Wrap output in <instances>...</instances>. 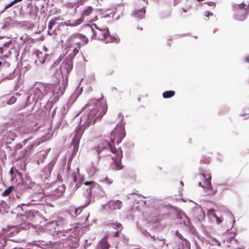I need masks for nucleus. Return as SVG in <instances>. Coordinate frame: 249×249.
Segmentation results:
<instances>
[{"mask_svg":"<svg viewBox=\"0 0 249 249\" xmlns=\"http://www.w3.org/2000/svg\"><path fill=\"white\" fill-rule=\"evenodd\" d=\"M105 181L108 184H111L113 182L112 179L107 177L105 179Z\"/></svg>","mask_w":249,"mask_h":249,"instance_id":"32","label":"nucleus"},{"mask_svg":"<svg viewBox=\"0 0 249 249\" xmlns=\"http://www.w3.org/2000/svg\"><path fill=\"white\" fill-rule=\"evenodd\" d=\"M22 0H14L13 1L11 2L9 4H8V5L5 6V7L4 8V10H7L8 8H10V7H12L13 5H14L16 3H17L19 1H21Z\"/></svg>","mask_w":249,"mask_h":249,"instance_id":"24","label":"nucleus"},{"mask_svg":"<svg viewBox=\"0 0 249 249\" xmlns=\"http://www.w3.org/2000/svg\"><path fill=\"white\" fill-rule=\"evenodd\" d=\"M245 60L247 62L249 63V56L245 58Z\"/></svg>","mask_w":249,"mask_h":249,"instance_id":"40","label":"nucleus"},{"mask_svg":"<svg viewBox=\"0 0 249 249\" xmlns=\"http://www.w3.org/2000/svg\"><path fill=\"white\" fill-rule=\"evenodd\" d=\"M114 169L115 170H121L123 168V166L121 164V163L117 161H114Z\"/></svg>","mask_w":249,"mask_h":249,"instance_id":"22","label":"nucleus"},{"mask_svg":"<svg viewBox=\"0 0 249 249\" xmlns=\"http://www.w3.org/2000/svg\"><path fill=\"white\" fill-rule=\"evenodd\" d=\"M34 127L32 125L28 126L27 128H25L23 132L24 133H29L30 132H32L34 130Z\"/></svg>","mask_w":249,"mask_h":249,"instance_id":"25","label":"nucleus"},{"mask_svg":"<svg viewBox=\"0 0 249 249\" xmlns=\"http://www.w3.org/2000/svg\"><path fill=\"white\" fill-rule=\"evenodd\" d=\"M34 53L37 58V59L36 60V62L41 64L45 62L46 58L48 56V54L46 53L45 52H43L38 50H36Z\"/></svg>","mask_w":249,"mask_h":249,"instance_id":"10","label":"nucleus"},{"mask_svg":"<svg viewBox=\"0 0 249 249\" xmlns=\"http://www.w3.org/2000/svg\"><path fill=\"white\" fill-rule=\"evenodd\" d=\"M1 50H2V49H3V48H1V47H0V50H1Z\"/></svg>","mask_w":249,"mask_h":249,"instance_id":"47","label":"nucleus"},{"mask_svg":"<svg viewBox=\"0 0 249 249\" xmlns=\"http://www.w3.org/2000/svg\"><path fill=\"white\" fill-rule=\"evenodd\" d=\"M119 231H117L116 232V233H115V236H119Z\"/></svg>","mask_w":249,"mask_h":249,"instance_id":"39","label":"nucleus"},{"mask_svg":"<svg viewBox=\"0 0 249 249\" xmlns=\"http://www.w3.org/2000/svg\"><path fill=\"white\" fill-rule=\"evenodd\" d=\"M199 178L201 181L198 183L199 185L203 188H208L212 191L211 194H215L216 190H213L211 182V176L210 174H200L199 175Z\"/></svg>","mask_w":249,"mask_h":249,"instance_id":"5","label":"nucleus"},{"mask_svg":"<svg viewBox=\"0 0 249 249\" xmlns=\"http://www.w3.org/2000/svg\"><path fill=\"white\" fill-rule=\"evenodd\" d=\"M78 209H75L74 212L76 215H77Z\"/></svg>","mask_w":249,"mask_h":249,"instance_id":"42","label":"nucleus"},{"mask_svg":"<svg viewBox=\"0 0 249 249\" xmlns=\"http://www.w3.org/2000/svg\"><path fill=\"white\" fill-rule=\"evenodd\" d=\"M22 145L21 143L17 144L15 147V151L16 154H17L18 150L21 149Z\"/></svg>","mask_w":249,"mask_h":249,"instance_id":"28","label":"nucleus"},{"mask_svg":"<svg viewBox=\"0 0 249 249\" xmlns=\"http://www.w3.org/2000/svg\"><path fill=\"white\" fill-rule=\"evenodd\" d=\"M145 14V10L144 9H140L139 10H137L135 11L133 14V15L136 18H142Z\"/></svg>","mask_w":249,"mask_h":249,"instance_id":"17","label":"nucleus"},{"mask_svg":"<svg viewBox=\"0 0 249 249\" xmlns=\"http://www.w3.org/2000/svg\"><path fill=\"white\" fill-rule=\"evenodd\" d=\"M93 11V8L91 6H88L82 12L83 17L89 16Z\"/></svg>","mask_w":249,"mask_h":249,"instance_id":"15","label":"nucleus"},{"mask_svg":"<svg viewBox=\"0 0 249 249\" xmlns=\"http://www.w3.org/2000/svg\"><path fill=\"white\" fill-rule=\"evenodd\" d=\"M95 35L98 36L99 39L108 41L107 38L109 37L108 30H99L97 33H95Z\"/></svg>","mask_w":249,"mask_h":249,"instance_id":"12","label":"nucleus"},{"mask_svg":"<svg viewBox=\"0 0 249 249\" xmlns=\"http://www.w3.org/2000/svg\"><path fill=\"white\" fill-rule=\"evenodd\" d=\"M33 147H34V144H31V145H30V149H32L33 148Z\"/></svg>","mask_w":249,"mask_h":249,"instance_id":"43","label":"nucleus"},{"mask_svg":"<svg viewBox=\"0 0 249 249\" xmlns=\"http://www.w3.org/2000/svg\"><path fill=\"white\" fill-rule=\"evenodd\" d=\"M31 139H32V137H30V138H29L28 139H27L24 140L23 141V144H24V145H25V144L27 143V142H28V140Z\"/></svg>","mask_w":249,"mask_h":249,"instance_id":"35","label":"nucleus"},{"mask_svg":"<svg viewBox=\"0 0 249 249\" xmlns=\"http://www.w3.org/2000/svg\"><path fill=\"white\" fill-rule=\"evenodd\" d=\"M70 178L72 180V181L76 183L77 181V177L76 175L75 172H73L70 176Z\"/></svg>","mask_w":249,"mask_h":249,"instance_id":"26","label":"nucleus"},{"mask_svg":"<svg viewBox=\"0 0 249 249\" xmlns=\"http://www.w3.org/2000/svg\"><path fill=\"white\" fill-rule=\"evenodd\" d=\"M12 44V41L9 40L7 42L4 43L2 45L3 47H9V46Z\"/></svg>","mask_w":249,"mask_h":249,"instance_id":"31","label":"nucleus"},{"mask_svg":"<svg viewBox=\"0 0 249 249\" xmlns=\"http://www.w3.org/2000/svg\"><path fill=\"white\" fill-rule=\"evenodd\" d=\"M209 240H210L209 241V243L211 244L212 245H214V246L217 245L218 246H220L221 244H220V242L218 241L215 238L211 237V238H210Z\"/></svg>","mask_w":249,"mask_h":249,"instance_id":"20","label":"nucleus"},{"mask_svg":"<svg viewBox=\"0 0 249 249\" xmlns=\"http://www.w3.org/2000/svg\"><path fill=\"white\" fill-rule=\"evenodd\" d=\"M80 37V35H76L75 36H72L71 38H70V41L72 43H75V45H77L78 47L76 48H74L71 45H70L68 47V50L66 52V53H69V58H71L72 59L75 56V55L78 53L79 52V49H80V42H76V40L77 38H75V37Z\"/></svg>","mask_w":249,"mask_h":249,"instance_id":"7","label":"nucleus"},{"mask_svg":"<svg viewBox=\"0 0 249 249\" xmlns=\"http://www.w3.org/2000/svg\"><path fill=\"white\" fill-rule=\"evenodd\" d=\"M73 67V62L71 58L67 57L63 61L60 68V71L65 75H68Z\"/></svg>","mask_w":249,"mask_h":249,"instance_id":"9","label":"nucleus"},{"mask_svg":"<svg viewBox=\"0 0 249 249\" xmlns=\"http://www.w3.org/2000/svg\"><path fill=\"white\" fill-rule=\"evenodd\" d=\"M7 241L2 237L0 238V249H4L6 246Z\"/></svg>","mask_w":249,"mask_h":249,"instance_id":"21","label":"nucleus"},{"mask_svg":"<svg viewBox=\"0 0 249 249\" xmlns=\"http://www.w3.org/2000/svg\"><path fill=\"white\" fill-rule=\"evenodd\" d=\"M208 214L213 217H216V214L214 213L213 210H209L208 212Z\"/></svg>","mask_w":249,"mask_h":249,"instance_id":"29","label":"nucleus"},{"mask_svg":"<svg viewBox=\"0 0 249 249\" xmlns=\"http://www.w3.org/2000/svg\"><path fill=\"white\" fill-rule=\"evenodd\" d=\"M18 186H21L23 189L30 188L32 185L31 178L27 176L25 177V179L22 180L21 182L18 183Z\"/></svg>","mask_w":249,"mask_h":249,"instance_id":"11","label":"nucleus"},{"mask_svg":"<svg viewBox=\"0 0 249 249\" xmlns=\"http://www.w3.org/2000/svg\"><path fill=\"white\" fill-rule=\"evenodd\" d=\"M213 14L211 12L209 11H206L205 13V16L207 18H205L206 20L209 19V18L210 16H213Z\"/></svg>","mask_w":249,"mask_h":249,"instance_id":"30","label":"nucleus"},{"mask_svg":"<svg viewBox=\"0 0 249 249\" xmlns=\"http://www.w3.org/2000/svg\"><path fill=\"white\" fill-rule=\"evenodd\" d=\"M2 65V62L1 61H0V67Z\"/></svg>","mask_w":249,"mask_h":249,"instance_id":"45","label":"nucleus"},{"mask_svg":"<svg viewBox=\"0 0 249 249\" xmlns=\"http://www.w3.org/2000/svg\"><path fill=\"white\" fill-rule=\"evenodd\" d=\"M14 173V171H13V167H12V168L11 169L10 171V174L12 175Z\"/></svg>","mask_w":249,"mask_h":249,"instance_id":"38","label":"nucleus"},{"mask_svg":"<svg viewBox=\"0 0 249 249\" xmlns=\"http://www.w3.org/2000/svg\"><path fill=\"white\" fill-rule=\"evenodd\" d=\"M125 135V132L124 124L123 123L118 124L114 130L111 132V142L104 140L100 144L94 148V150L97 152L99 158H101L100 154L102 151L109 148L112 153L117 155L116 159L121 160L123 157L122 150H121L120 155H119V150H117L114 145L115 141L117 144H119Z\"/></svg>","mask_w":249,"mask_h":249,"instance_id":"1","label":"nucleus"},{"mask_svg":"<svg viewBox=\"0 0 249 249\" xmlns=\"http://www.w3.org/2000/svg\"><path fill=\"white\" fill-rule=\"evenodd\" d=\"M215 3H214V2H209V5L210 6L215 5Z\"/></svg>","mask_w":249,"mask_h":249,"instance_id":"37","label":"nucleus"},{"mask_svg":"<svg viewBox=\"0 0 249 249\" xmlns=\"http://www.w3.org/2000/svg\"><path fill=\"white\" fill-rule=\"evenodd\" d=\"M16 172L17 173L19 176H22V174L20 173L18 170H16Z\"/></svg>","mask_w":249,"mask_h":249,"instance_id":"41","label":"nucleus"},{"mask_svg":"<svg viewBox=\"0 0 249 249\" xmlns=\"http://www.w3.org/2000/svg\"><path fill=\"white\" fill-rule=\"evenodd\" d=\"M122 203L119 200L112 201L109 202V206L110 209L113 210L120 209L122 207Z\"/></svg>","mask_w":249,"mask_h":249,"instance_id":"13","label":"nucleus"},{"mask_svg":"<svg viewBox=\"0 0 249 249\" xmlns=\"http://www.w3.org/2000/svg\"><path fill=\"white\" fill-rule=\"evenodd\" d=\"M100 244L102 249H108L110 247L106 238H103L101 240Z\"/></svg>","mask_w":249,"mask_h":249,"instance_id":"16","label":"nucleus"},{"mask_svg":"<svg viewBox=\"0 0 249 249\" xmlns=\"http://www.w3.org/2000/svg\"><path fill=\"white\" fill-rule=\"evenodd\" d=\"M95 103L96 107L91 109L89 112L87 120L84 124L85 127H89L92 122L94 124L97 119H101L106 113L107 108V105L103 97L99 100H96Z\"/></svg>","mask_w":249,"mask_h":249,"instance_id":"2","label":"nucleus"},{"mask_svg":"<svg viewBox=\"0 0 249 249\" xmlns=\"http://www.w3.org/2000/svg\"><path fill=\"white\" fill-rule=\"evenodd\" d=\"M46 87L42 85H38L33 90V94L34 95V100L37 101L38 100L42 99L44 96L46 95Z\"/></svg>","mask_w":249,"mask_h":249,"instance_id":"8","label":"nucleus"},{"mask_svg":"<svg viewBox=\"0 0 249 249\" xmlns=\"http://www.w3.org/2000/svg\"><path fill=\"white\" fill-rule=\"evenodd\" d=\"M175 92L174 90H167L162 93V96L164 98H169L174 96Z\"/></svg>","mask_w":249,"mask_h":249,"instance_id":"18","label":"nucleus"},{"mask_svg":"<svg viewBox=\"0 0 249 249\" xmlns=\"http://www.w3.org/2000/svg\"><path fill=\"white\" fill-rule=\"evenodd\" d=\"M59 19L58 18H53L49 22L48 24V34L50 35H52L53 34V33L51 32V31L53 29V25H54L56 23V21Z\"/></svg>","mask_w":249,"mask_h":249,"instance_id":"14","label":"nucleus"},{"mask_svg":"<svg viewBox=\"0 0 249 249\" xmlns=\"http://www.w3.org/2000/svg\"><path fill=\"white\" fill-rule=\"evenodd\" d=\"M94 183V181H85L84 183V184L86 185V186H88V185H92V184H93Z\"/></svg>","mask_w":249,"mask_h":249,"instance_id":"34","label":"nucleus"},{"mask_svg":"<svg viewBox=\"0 0 249 249\" xmlns=\"http://www.w3.org/2000/svg\"><path fill=\"white\" fill-rule=\"evenodd\" d=\"M78 187V186H77V184L76 183V185H75V188L76 189H77Z\"/></svg>","mask_w":249,"mask_h":249,"instance_id":"44","label":"nucleus"},{"mask_svg":"<svg viewBox=\"0 0 249 249\" xmlns=\"http://www.w3.org/2000/svg\"><path fill=\"white\" fill-rule=\"evenodd\" d=\"M115 225L117 228H119L122 226V224L118 222H116Z\"/></svg>","mask_w":249,"mask_h":249,"instance_id":"36","label":"nucleus"},{"mask_svg":"<svg viewBox=\"0 0 249 249\" xmlns=\"http://www.w3.org/2000/svg\"><path fill=\"white\" fill-rule=\"evenodd\" d=\"M87 127H85L84 124L83 126L79 125L75 128L74 133V137L72 141V145L73 146L74 148L77 149L79 146V143L85 129Z\"/></svg>","mask_w":249,"mask_h":249,"instance_id":"6","label":"nucleus"},{"mask_svg":"<svg viewBox=\"0 0 249 249\" xmlns=\"http://www.w3.org/2000/svg\"><path fill=\"white\" fill-rule=\"evenodd\" d=\"M14 186H10L7 189L5 190L2 193V196L4 197L8 196L10 193L13 191Z\"/></svg>","mask_w":249,"mask_h":249,"instance_id":"19","label":"nucleus"},{"mask_svg":"<svg viewBox=\"0 0 249 249\" xmlns=\"http://www.w3.org/2000/svg\"><path fill=\"white\" fill-rule=\"evenodd\" d=\"M28 153V151L26 149H25L22 150L20 152V153L18 158L22 159V158L25 157V156H26L27 155Z\"/></svg>","mask_w":249,"mask_h":249,"instance_id":"23","label":"nucleus"},{"mask_svg":"<svg viewBox=\"0 0 249 249\" xmlns=\"http://www.w3.org/2000/svg\"><path fill=\"white\" fill-rule=\"evenodd\" d=\"M235 18L239 21L245 20L249 13V4L247 5L244 2L235 5L233 7Z\"/></svg>","mask_w":249,"mask_h":249,"instance_id":"3","label":"nucleus"},{"mask_svg":"<svg viewBox=\"0 0 249 249\" xmlns=\"http://www.w3.org/2000/svg\"><path fill=\"white\" fill-rule=\"evenodd\" d=\"M68 83L67 78H63L61 84H55L53 86L52 92L54 96L52 99V102H56L58 101L60 96L65 92L66 88L68 86Z\"/></svg>","mask_w":249,"mask_h":249,"instance_id":"4","label":"nucleus"},{"mask_svg":"<svg viewBox=\"0 0 249 249\" xmlns=\"http://www.w3.org/2000/svg\"><path fill=\"white\" fill-rule=\"evenodd\" d=\"M17 100V98L15 97L14 96H13L10 98L8 102V104H14L15 102H16Z\"/></svg>","mask_w":249,"mask_h":249,"instance_id":"27","label":"nucleus"},{"mask_svg":"<svg viewBox=\"0 0 249 249\" xmlns=\"http://www.w3.org/2000/svg\"><path fill=\"white\" fill-rule=\"evenodd\" d=\"M214 218H215L216 223L218 224H220L222 222V221H223V219H221V218L219 217H217V215H216V217H214Z\"/></svg>","mask_w":249,"mask_h":249,"instance_id":"33","label":"nucleus"},{"mask_svg":"<svg viewBox=\"0 0 249 249\" xmlns=\"http://www.w3.org/2000/svg\"><path fill=\"white\" fill-rule=\"evenodd\" d=\"M91 29L92 32H93V28H91Z\"/></svg>","mask_w":249,"mask_h":249,"instance_id":"46","label":"nucleus"}]
</instances>
